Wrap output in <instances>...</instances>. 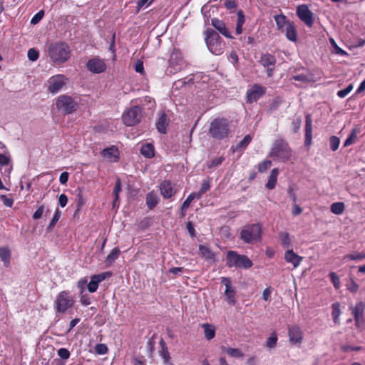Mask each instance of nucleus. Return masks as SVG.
<instances>
[{
	"instance_id": "obj_12",
	"label": "nucleus",
	"mask_w": 365,
	"mask_h": 365,
	"mask_svg": "<svg viewBox=\"0 0 365 365\" xmlns=\"http://www.w3.org/2000/svg\"><path fill=\"white\" fill-rule=\"evenodd\" d=\"M297 15L299 19L309 28L314 24V14L305 4L299 5L297 8Z\"/></svg>"
},
{
	"instance_id": "obj_32",
	"label": "nucleus",
	"mask_w": 365,
	"mask_h": 365,
	"mask_svg": "<svg viewBox=\"0 0 365 365\" xmlns=\"http://www.w3.org/2000/svg\"><path fill=\"white\" fill-rule=\"evenodd\" d=\"M278 173H279V171L277 168H274L271 171V173L269 176L268 181L266 184V187L268 190H272L275 187Z\"/></svg>"
},
{
	"instance_id": "obj_50",
	"label": "nucleus",
	"mask_w": 365,
	"mask_h": 365,
	"mask_svg": "<svg viewBox=\"0 0 365 365\" xmlns=\"http://www.w3.org/2000/svg\"><path fill=\"white\" fill-rule=\"evenodd\" d=\"M225 158L223 157H219L216 158L213 160H212L210 162H208L207 164V166L208 168L211 169L214 167H217L222 164V163L224 161Z\"/></svg>"
},
{
	"instance_id": "obj_41",
	"label": "nucleus",
	"mask_w": 365,
	"mask_h": 365,
	"mask_svg": "<svg viewBox=\"0 0 365 365\" xmlns=\"http://www.w3.org/2000/svg\"><path fill=\"white\" fill-rule=\"evenodd\" d=\"M278 338L275 332L271 334L265 342V346L269 349L274 348L277 345Z\"/></svg>"
},
{
	"instance_id": "obj_14",
	"label": "nucleus",
	"mask_w": 365,
	"mask_h": 365,
	"mask_svg": "<svg viewBox=\"0 0 365 365\" xmlns=\"http://www.w3.org/2000/svg\"><path fill=\"white\" fill-rule=\"evenodd\" d=\"M266 92V88L258 84H255L247 92V102L252 103L259 100Z\"/></svg>"
},
{
	"instance_id": "obj_49",
	"label": "nucleus",
	"mask_w": 365,
	"mask_h": 365,
	"mask_svg": "<svg viewBox=\"0 0 365 365\" xmlns=\"http://www.w3.org/2000/svg\"><path fill=\"white\" fill-rule=\"evenodd\" d=\"M210 185L209 180L203 181L200 190L196 192V195H199V198H200L202 195L210 189Z\"/></svg>"
},
{
	"instance_id": "obj_31",
	"label": "nucleus",
	"mask_w": 365,
	"mask_h": 365,
	"mask_svg": "<svg viewBox=\"0 0 365 365\" xmlns=\"http://www.w3.org/2000/svg\"><path fill=\"white\" fill-rule=\"evenodd\" d=\"M279 239L283 247L287 248L288 250L292 248V237L288 232H279Z\"/></svg>"
},
{
	"instance_id": "obj_9",
	"label": "nucleus",
	"mask_w": 365,
	"mask_h": 365,
	"mask_svg": "<svg viewBox=\"0 0 365 365\" xmlns=\"http://www.w3.org/2000/svg\"><path fill=\"white\" fill-rule=\"evenodd\" d=\"M74 304L73 297L68 291H62L57 296L55 301V308L58 313H65Z\"/></svg>"
},
{
	"instance_id": "obj_29",
	"label": "nucleus",
	"mask_w": 365,
	"mask_h": 365,
	"mask_svg": "<svg viewBox=\"0 0 365 365\" xmlns=\"http://www.w3.org/2000/svg\"><path fill=\"white\" fill-rule=\"evenodd\" d=\"M286 37L288 40L295 42L297 39V30L294 24L292 21L285 28Z\"/></svg>"
},
{
	"instance_id": "obj_20",
	"label": "nucleus",
	"mask_w": 365,
	"mask_h": 365,
	"mask_svg": "<svg viewBox=\"0 0 365 365\" xmlns=\"http://www.w3.org/2000/svg\"><path fill=\"white\" fill-rule=\"evenodd\" d=\"M364 309L365 304L362 302H358L355 307H351V313L356 326H359V319L363 317Z\"/></svg>"
},
{
	"instance_id": "obj_16",
	"label": "nucleus",
	"mask_w": 365,
	"mask_h": 365,
	"mask_svg": "<svg viewBox=\"0 0 365 365\" xmlns=\"http://www.w3.org/2000/svg\"><path fill=\"white\" fill-rule=\"evenodd\" d=\"M87 68L93 73H100L106 70V66L103 60L95 57L88 61Z\"/></svg>"
},
{
	"instance_id": "obj_2",
	"label": "nucleus",
	"mask_w": 365,
	"mask_h": 365,
	"mask_svg": "<svg viewBox=\"0 0 365 365\" xmlns=\"http://www.w3.org/2000/svg\"><path fill=\"white\" fill-rule=\"evenodd\" d=\"M292 156V150L288 143L282 138L275 140L269 153V157L274 160L285 163Z\"/></svg>"
},
{
	"instance_id": "obj_35",
	"label": "nucleus",
	"mask_w": 365,
	"mask_h": 365,
	"mask_svg": "<svg viewBox=\"0 0 365 365\" xmlns=\"http://www.w3.org/2000/svg\"><path fill=\"white\" fill-rule=\"evenodd\" d=\"M245 21V17L242 10L237 11V21L236 24V34L240 35L242 32V26Z\"/></svg>"
},
{
	"instance_id": "obj_30",
	"label": "nucleus",
	"mask_w": 365,
	"mask_h": 365,
	"mask_svg": "<svg viewBox=\"0 0 365 365\" xmlns=\"http://www.w3.org/2000/svg\"><path fill=\"white\" fill-rule=\"evenodd\" d=\"M140 153L145 158H152L155 155V148L153 144L145 143L140 148Z\"/></svg>"
},
{
	"instance_id": "obj_4",
	"label": "nucleus",
	"mask_w": 365,
	"mask_h": 365,
	"mask_svg": "<svg viewBox=\"0 0 365 365\" xmlns=\"http://www.w3.org/2000/svg\"><path fill=\"white\" fill-rule=\"evenodd\" d=\"M240 238L247 244H255L262 240V227L259 224L245 225L240 231Z\"/></svg>"
},
{
	"instance_id": "obj_57",
	"label": "nucleus",
	"mask_w": 365,
	"mask_h": 365,
	"mask_svg": "<svg viewBox=\"0 0 365 365\" xmlns=\"http://www.w3.org/2000/svg\"><path fill=\"white\" fill-rule=\"evenodd\" d=\"M0 199L3 202L4 205L8 207H11L14 204V200L11 197H8L5 195H1Z\"/></svg>"
},
{
	"instance_id": "obj_24",
	"label": "nucleus",
	"mask_w": 365,
	"mask_h": 365,
	"mask_svg": "<svg viewBox=\"0 0 365 365\" xmlns=\"http://www.w3.org/2000/svg\"><path fill=\"white\" fill-rule=\"evenodd\" d=\"M302 73L293 75L291 80L300 81L302 83H309L313 81V76L304 68H302Z\"/></svg>"
},
{
	"instance_id": "obj_46",
	"label": "nucleus",
	"mask_w": 365,
	"mask_h": 365,
	"mask_svg": "<svg viewBox=\"0 0 365 365\" xmlns=\"http://www.w3.org/2000/svg\"><path fill=\"white\" fill-rule=\"evenodd\" d=\"M344 259H348L350 260L361 261L365 259V252H359L351 255H346L344 257Z\"/></svg>"
},
{
	"instance_id": "obj_43",
	"label": "nucleus",
	"mask_w": 365,
	"mask_h": 365,
	"mask_svg": "<svg viewBox=\"0 0 365 365\" xmlns=\"http://www.w3.org/2000/svg\"><path fill=\"white\" fill-rule=\"evenodd\" d=\"M251 140H252L251 135H245L244 137V138L237 144L235 149L236 150H245L247 147V145L250 144Z\"/></svg>"
},
{
	"instance_id": "obj_52",
	"label": "nucleus",
	"mask_w": 365,
	"mask_h": 365,
	"mask_svg": "<svg viewBox=\"0 0 365 365\" xmlns=\"http://www.w3.org/2000/svg\"><path fill=\"white\" fill-rule=\"evenodd\" d=\"M272 162L269 160H264L258 166V170L259 173L265 172L268 168L271 167Z\"/></svg>"
},
{
	"instance_id": "obj_15",
	"label": "nucleus",
	"mask_w": 365,
	"mask_h": 365,
	"mask_svg": "<svg viewBox=\"0 0 365 365\" xmlns=\"http://www.w3.org/2000/svg\"><path fill=\"white\" fill-rule=\"evenodd\" d=\"M111 273L109 272H103L98 274L91 276V280L88 284V289L91 293L95 292L100 282H103L106 279L110 277Z\"/></svg>"
},
{
	"instance_id": "obj_7",
	"label": "nucleus",
	"mask_w": 365,
	"mask_h": 365,
	"mask_svg": "<svg viewBox=\"0 0 365 365\" xmlns=\"http://www.w3.org/2000/svg\"><path fill=\"white\" fill-rule=\"evenodd\" d=\"M186 67L187 63L183 59L181 52L177 48H173L168 61V66L166 69V73L171 76L177 73Z\"/></svg>"
},
{
	"instance_id": "obj_54",
	"label": "nucleus",
	"mask_w": 365,
	"mask_h": 365,
	"mask_svg": "<svg viewBox=\"0 0 365 365\" xmlns=\"http://www.w3.org/2000/svg\"><path fill=\"white\" fill-rule=\"evenodd\" d=\"M330 279L333 283L334 287L337 289L340 287V279L335 272L329 274Z\"/></svg>"
},
{
	"instance_id": "obj_26",
	"label": "nucleus",
	"mask_w": 365,
	"mask_h": 365,
	"mask_svg": "<svg viewBox=\"0 0 365 365\" xmlns=\"http://www.w3.org/2000/svg\"><path fill=\"white\" fill-rule=\"evenodd\" d=\"M259 62L264 67L274 66L276 58L274 56L266 53L261 56Z\"/></svg>"
},
{
	"instance_id": "obj_6",
	"label": "nucleus",
	"mask_w": 365,
	"mask_h": 365,
	"mask_svg": "<svg viewBox=\"0 0 365 365\" xmlns=\"http://www.w3.org/2000/svg\"><path fill=\"white\" fill-rule=\"evenodd\" d=\"M205 41L208 49L212 53L218 56L223 53L225 43L215 31L212 29L207 30Z\"/></svg>"
},
{
	"instance_id": "obj_56",
	"label": "nucleus",
	"mask_w": 365,
	"mask_h": 365,
	"mask_svg": "<svg viewBox=\"0 0 365 365\" xmlns=\"http://www.w3.org/2000/svg\"><path fill=\"white\" fill-rule=\"evenodd\" d=\"M58 356L62 359H68L70 357V351L66 348H61L58 350Z\"/></svg>"
},
{
	"instance_id": "obj_45",
	"label": "nucleus",
	"mask_w": 365,
	"mask_h": 365,
	"mask_svg": "<svg viewBox=\"0 0 365 365\" xmlns=\"http://www.w3.org/2000/svg\"><path fill=\"white\" fill-rule=\"evenodd\" d=\"M359 133V130L357 128H354L352 130L351 134L346 139L344 143V147H348L351 145L356 138L357 134Z\"/></svg>"
},
{
	"instance_id": "obj_63",
	"label": "nucleus",
	"mask_w": 365,
	"mask_h": 365,
	"mask_svg": "<svg viewBox=\"0 0 365 365\" xmlns=\"http://www.w3.org/2000/svg\"><path fill=\"white\" fill-rule=\"evenodd\" d=\"M10 162V156L6 155L4 154L0 153V165H9Z\"/></svg>"
},
{
	"instance_id": "obj_38",
	"label": "nucleus",
	"mask_w": 365,
	"mask_h": 365,
	"mask_svg": "<svg viewBox=\"0 0 365 365\" xmlns=\"http://www.w3.org/2000/svg\"><path fill=\"white\" fill-rule=\"evenodd\" d=\"M200 254L207 259H212L215 257L214 253L205 245L199 246Z\"/></svg>"
},
{
	"instance_id": "obj_18",
	"label": "nucleus",
	"mask_w": 365,
	"mask_h": 365,
	"mask_svg": "<svg viewBox=\"0 0 365 365\" xmlns=\"http://www.w3.org/2000/svg\"><path fill=\"white\" fill-rule=\"evenodd\" d=\"M284 259L287 262L291 263L293 267L296 268L300 264L302 257L294 253L292 248H291L287 250L285 252Z\"/></svg>"
},
{
	"instance_id": "obj_33",
	"label": "nucleus",
	"mask_w": 365,
	"mask_h": 365,
	"mask_svg": "<svg viewBox=\"0 0 365 365\" xmlns=\"http://www.w3.org/2000/svg\"><path fill=\"white\" fill-rule=\"evenodd\" d=\"M0 258L4 262V264L6 267L9 265L11 251L8 247H0Z\"/></svg>"
},
{
	"instance_id": "obj_25",
	"label": "nucleus",
	"mask_w": 365,
	"mask_h": 365,
	"mask_svg": "<svg viewBox=\"0 0 365 365\" xmlns=\"http://www.w3.org/2000/svg\"><path fill=\"white\" fill-rule=\"evenodd\" d=\"M161 349L159 351L160 356L163 358L165 365H173L170 362V356L165 341L161 339L160 341Z\"/></svg>"
},
{
	"instance_id": "obj_61",
	"label": "nucleus",
	"mask_w": 365,
	"mask_h": 365,
	"mask_svg": "<svg viewBox=\"0 0 365 365\" xmlns=\"http://www.w3.org/2000/svg\"><path fill=\"white\" fill-rule=\"evenodd\" d=\"M153 0H140L137 3V11H139L145 5L149 6Z\"/></svg>"
},
{
	"instance_id": "obj_59",
	"label": "nucleus",
	"mask_w": 365,
	"mask_h": 365,
	"mask_svg": "<svg viewBox=\"0 0 365 365\" xmlns=\"http://www.w3.org/2000/svg\"><path fill=\"white\" fill-rule=\"evenodd\" d=\"M59 218H60V212L58 209H56V210L53 216V218L49 223L48 229H51L56 225V223L58 221Z\"/></svg>"
},
{
	"instance_id": "obj_64",
	"label": "nucleus",
	"mask_w": 365,
	"mask_h": 365,
	"mask_svg": "<svg viewBox=\"0 0 365 365\" xmlns=\"http://www.w3.org/2000/svg\"><path fill=\"white\" fill-rule=\"evenodd\" d=\"M68 202V197L65 194L60 195L58 197V204L61 207H64Z\"/></svg>"
},
{
	"instance_id": "obj_53",
	"label": "nucleus",
	"mask_w": 365,
	"mask_h": 365,
	"mask_svg": "<svg viewBox=\"0 0 365 365\" xmlns=\"http://www.w3.org/2000/svg\"><path fill=\"white\" fill-rule=\"evenodd\" d=\"M43 16L44 11L43 10L39 11L32 17L31 24L34 25L37 24L43 19Z\"/></svg>"
},
{
	"instance_id": "obj_34",
	"label": "nucleus",
	"mask_w": 365,
	"mask_h": 365,
	"mask_svg": "<svg viewBox=\"0 0 365 365\" xmlns=\"http://www.w3.org/2000/svg\"><path fill=\"white\" fill-rule=\"evenodd\" d=\"M158 203V197L153 192H149L146 195V205L149 209L152 210Z\"/></svg>"
},
{
	"instance_id": "obj_3",
	"label": "nucleus",
	"mask_w": 365,
	"mask_h": 365,
	"mask_svg": "<svg viewBox=\"0 0 365 365\" xmlns=\"http://www.w3.org/2000/svg\"><path fill=\"white\" fill-rule=\"evenodd\" d=\"M48 53L51 61L55 63H63L70 58L69 46L63 42L50 44Z\"/></svg>"
},
{
	"instance_id": "obj_39",
	"label": "nucleus",
	"mask_w": 365,
	"mask_h": 365,
	"mask_svg": "<svg viewBox=\"0 0 365 365\" xmlns=\"http://www.w3.org/2000/svg\"><path fill=\"white\" fill-rule=\"evenodd\" d=\"M344 202H336L331 204L330 210L335 215H341L344 212Z\"/></svg>"
},
{
	"instance_id": "obj_58",
	"label": "nucleus",
	"mask_w": 365,
	"mask_h": 365,
	"mask_svg": "<svg viewBox=\"0 0 365 365\" xmlns=\"http://www.w3.org/2000/svg\"><path fill=\"white\" fill-rule=\"evenodd\" d=\"M95 351L98 354H105L108 351V347L104 344H98L95 346Z\"/></svg>"
},
{
	"instance_id": "obj_37",
	"label": "nucleus",
	"mask_w": 365,
	"mask_h": 365,
	"mask_svg": "<svg viewBox=\"0 0 365 365\" xmlns=\"http://www.w3.org/2000/svg\"><path fill=\"white\" fill-rule=\"evenodd\" d=\"M205 336L207 340L213 339L215 336V329L212 325L208 324H203Z\"/></svg>"
},
{
	"instance_id": "obj_62",
	"label": "nucleus",
	"mask_w": 365,
	"mask_h": 365,
	"mask_svg": "<svg viewBox=\"0 0 365 365\" xmlns=\"http://www.w3.org/2000/svg\"><path fill=\"white\" fill-rule=\"evenodd\" d=\"M43 211H44V206L43 205H41L36 210V212L34 213L33 215V218L34 220H38L39 218L41 217L43 213Z\"/></svg>"
},
{
	"instance_id": "obj_48",
	"label": "nucleus",
	"mask_w": 365,
	"mask_h": 365,
	"mask_svg": "<svg viewBox=\"0 0 365 365\" xmlns=\"http://www.w3.org/2000/svg\"><path fill=\"white\" fill-rule=\"evenodd\" d=\"M120 191H121V182H120V180L119 178H118L116 180V182H115L114 190H113V195H115V198H114V200L113 202V206L115 205V202L118 200V197H119L118 195Z\"/></svg>"
},
{
	"instance_id": "obj_42",
	"label": "nucleus",
	"mask_w": 365,
	"mask_h": 365,
	"mask_svg": "<svg viewBox=\"0 0 365 365\" xmlns=\"http://www.w3.org/2000/svg\"><path fill=\"white\" fill-rule=\"evenodd\" d=\"M222 349L225 350L226 353L232 357L240 358L243 356V353L239 349L236 348H225L222 346Z\"/></svg>"
},
{
	"instance_id": "obj_22",
	"label": "nucleus",
	"mask_w": 365,
	"mask_h": 365,
	"mask_svg": "<svg viewBox=\"0 0 365 365\" xmlns=\"http://www.w3.org/2000/svg\"><path fill=\"white\" fill-rule=\"evenodd\" d=\"M212 25L219 31L221 34L225 36L227 38H232L233 37L231 36L230 32L228 29L226 27L225 24L217 19H213L212 20Z\"/></svg>"
},
{
	"instance_id": "obj_13",
	"label": "nucleus",
	"mask_w": 365,
	"mask_h": 365,
	"mask_svg": "<svg viewBox=\"0 0 365 365\" xmlns=\"http://www.w3.org/2000/svg\"><path fill=\"white\" fill-rule=\"evenodd\" d=\"M222 284L225 287L224 294L226 300L230 305H234L236 303L235 299V289L232 284V281L229 277H222Z\"/></svg>"
},
{
	"instance_id": "obj_17",
	"label": "nucleus",
	"mask_w": 365,
	"mask_h": 365,
	"mask_svg": "<svg viewBox=\"0 0 365 365\" xmlns=\"http://www.w3.org/2000/svg\"><path fill=\"white\" fill-rule=\"evenodd\" d=\"M288 335L289 340L292 344H296L302 341V332L299 326L294 325L289 327Z\"/></svg>"
},
{
	"instance_id": "obj_44",
	"label": "nucleus",
	"mask_w": 365,
	"mask_h": 365,
	"mask_svg": "<svg viewBox=\"0 0 365 365\" xmlns=\"http://www.w3.org/2000/svg\"><path fill=\"white\" fill-rule=\"evenodd\" d=\"M340 314V304L339 302H335L332 304V317L334 323H339V317Z\"/></svg>"
},
{
	"instance_id": "obj_51",
	"label": "nucleus",
	"mask_w": 365,
	"mask_h": 365,
	"mask_svg": "<svg viewBox=\"0 0 365 365\" xmlns=\"http://www.w3.org/2000/svg\"><path fill=\"white\" fill-rule=\"evenodd\" d=\"M28 58L31 61H36L39 56L38 51L35 48H30L27 53Z\"/></svg>"
},
{
	"instance_id": "obj_1",
	"label": "nucleus",
	"mask_w": 365,
	"mask_h": 365,
	"mask_svg": "<svg viewBox=\"0 0 365 365\" xmlns=\"http://www.w3.org/2000/svg\"><path fill=\"white\" fill-rule=\"evenodd\" d=\"M233 132L232 122L225 118H217L211 121L208 134L215 140L227 138Z\"/></svg>"
},
{
	"instance_id": "obj_28",
	"label": "nucleus",
	"mask_w": 365,
	"mask_h": 365,
	"mask_svg": "<svg viewBox=\"0 0 365 365\" xmlns=\"http://www.w3.org/2000/svg\"><path fill=\"white\" fill-rule=\"evenodd\" d=\"M278 30L283 31L292 21H289L284 14H278L274 16Z\"/></svg>"
},
{
	"instance_id": "obj_19",
	"label": "nucleus",
	"mask_w": 365,
	"mask_h": 365,
	"mask_svg": "<svg viewBox=\"0 0 365 365\" xmlns=\"http://www.w3.org/2000/svg\"><path fill=\"white\" fill-rule=\"evenodd\" d=\"M101 153L103 158H107L110 161L115 162L118 159V149L114 145L103 149Z\"/></svg>"
},
{
	"instance_id": "obj_40",
	"label": "nucleus",
	"mask_w": 365,
	"mask_h": 365,
	"mask_svg": "<svg viewBox=\"0 0 365 365\" xmlns=\"http://www.w3.org/2000/svg\"><path fill=\"white\" fill-rule=\"evenodd\" d=\"M195 199L199 200V195H196V192L190 193L181 206L182 211H186Z\"/></svg>"
},
{
	"instance_id": "obj_47",
	"label": "nucleus",
	"mask_w": 365,
	"mask_h": 365,
	"mask_svg": "<svg viewBox=\"0 0 365 365\" xmlns=\"http://www.w3.org/2000/svg\"><path fill=\"white\" fill-rule=\"evenodd\" d=\"M329 144L331 150L336 151L339 148L340 140L338 137L333 135L329 138Z\"/></svg>"
},
{
	"instance_id": "obj_23",
	"label": "nucleus",
	"mask_w": 365,
	"mask_h": 365,
	"mask_svg": "<svg viewBox=\"0 0 365 365\" xmlns=\"http://www.w3.org/2000/svg\"><path fill=\"white\" fill-rule=\"evenodd\" d=\"M312 139V120L309 115L306 116L305 120V144L309 145Z\"/></svg>"
},
{
	"instance_id": "obj_36",
	"label": "nucleus",
	"mask_w": 365,
	"mask_h": 365,
	"mask_svg": "<svg viewBox=\"0 0 365 365\" xmlns=\"http://www.w3.org/2000/svg\"><path fill=\"white\" fill-rule=\"evenodd\" d=\"M120 250L118 247L113 248L110 253L107 256L106 259V264L107 265H111L113 262L117 259L120 255Z\"/></svg>"
},
{
	"instance_id": "obj_21",
	"label": "nucleus",
	"mask_w": 365,
	"mask_h": 365,
	"mask_svg": "<svg viewBox=\"0 0 365 365\" xmlns=\"http://www.w3.org/2000/svg\"><path fill=\"white\" fill-rule=\"evenodd\" d=\"M160 190L161 195L165 198H170L175 194L172 183L168 180H165L160 183Z\"/></svg>"
},
{
	"instance_id": "obj_10",
	"label": "nucleus",
	"mask_w": 365,
	"mask_h": 365,
	"mask_svg": "<svg viewBox=\"0 0 365 365\" xmlns=\"http://www.w3.org/2000/svg\"><path fill=\"white\" fill-rule=\"evenodd\" d=\"M141 117V108L139 106H134L125 112L122 118L127 126H133L140 121Z\"/></svg>"
},
{
	"instance_id": "obj_60",
	"label": "nucleus",
	"mask_w": 365,
	"mask_h": 365,
	"mask_svg": "<svg viewBox=\"0 0 365 365\" xmlns=\"http://www.w3.org/2000/svg\"><path fill=\"white\" fill-rule=\"evenodd\" d=\"M301 123H302V121H301L300 118L294 119L292 121V130H293L294 133L298 132V130H299V128L301 127Z\"/></svg>"
},
{
	"instance_id": "obj_11",
	"label": "nucleus",
	"mask_w": 365,
	"mask_h": 365,
	"mask_svg": "<svg viewBox=\"0 0 365 365\" xmlns=\"http://www.w3.org/2000/svg\"><path fill=\"white\" fill-rule=\"evenodd\" d=\"M48 91L52 94L58 93L68 82V78L63 75H55L48 80Z\"/></svg>"
},
{
	"instance_id": "obj_8",
	"label": "nucleus",
	"mask_w": 365,
	"mask_h": 365,
	"mask_svg": "<svg viewBox=\"0 0 365 365\" xmlns=\"http://www.w3.org/2000/svg\"><path fill=\"white\" fill-rule=\"evenodd\" d=\"M56 106L59 111L67 115L75 112L78 108V103L71 96L63 94L57 98Z\"/></svg>"
},
{
	"instance_id": "obj_55",
	"label": "nucleus",
	"mask_w": 365,
	"mask_h": 365,
	"mask_svg": "<svg viewBox=\"0 0 365 365\" xmlns=\"http://www.w3.org/2000/svg\"><path fill=\"white\" fill-rule=\"evenodd\" d=\"M353 89V86L351 84H349L346 88L340 90L337 92V96L339 98H344L346 97Z\"/></svg>"
},
{
	"instance_id": "obj_5",
	"label": "nucleus",
	"mask_w": 365,
	"mask_h": 365,
	"mask_svg": "<svg viewBox=\"0 0 365 365\" xmlns=\"http://www.w3.org/2000/svg\"><path fill=\"white\" fill-rule=\"evenodd\" d=\"M226 265L230 268L247 269L250 268L253 263L247 256L240 255L236 251L230 250L226 255Z\"/></svg>"
},
{
	"instance_id": "obj_27",
	"label": "nucleus",
	"mask_w": 365,
	"mask_h": 365,
	"mask_svg": "<svg viewBox=\"0 0 365 365\" xmlns=\"http://www.w3.org/2000/svg\"><path fill=\"white\" fill-rule=\"evenodd\" d=\"M168 125L167 115L162 113L156 122V128L160 133L165 134L166 133V128Z\"/></svg>"
}]
</instances>
